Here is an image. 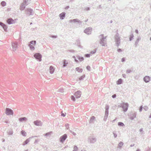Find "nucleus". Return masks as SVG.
Here are the masks:
<instances>
[{
	"label": "nucleus",
	"instance_id": "a211bd4d",
	"mask_svg": "<svg viewBox=\"0 0 151 151\" xmlns=\"http://www.w3.org/2000/svg\"><path fill=\"white\" fill-rule=\"evenodd\" d=\"M95 117L93 116L90 118V120L89 121V123H93L94 121H95Z\"/></svg>",
	"mask_w": 151,
	"mask_h": 151
},
{
	"label": "nucleus",
	"instance_id": "3c124183",
	"mask_svg": "<svg viewBox=\"0 0 151 151\" xmlns=\"http://www.w3.org/2000/svg\"><path fill=\"white\" fill-rule=\"evenodd\" d=\"M90 67L89 65H88L86 67V69H87L88 70V71H90Z\"/></svg>",
	"mask_w": 151,
	"mask_h": 151
},
{
	"label": "nucleus",
	"instance_id": "864d4df0",
	"mask_svg": "<svg viewBox=\"0 0 151 151\" xmlns=\"http://www.w3.org/2000/svg\"><path fill=\"white\" fill-rule=\"evenodd\" d=\"M90 10V8L89 7H86L85 8L84 10L89 11Z\"/></svg>",
	"mask_w": 151,
	"mask_h": 151
},
{
	"label": "nucleus",
	"instance_id": "9b49d317",
	"mask_svg": "<svg viewBox=\"0 0 151 151\" xmlns=\"http://www.w3.org/2000/svg\"><path fill=\"white\" fill-rule=\"evenodd\" d=\"M67 137V135L66 134H65L60 137V142L63 143L65 140L66 139Z\"/></svg>",
	"mask_w": 151,
	"mask_h": 151
},
{
	"label": "nucleus",
	"instance_id": "4468645a",
	"mask_svg": "<svg viewBox=\"0 0 151 151\" xmlns=\"http://www.w3.org/2000/svg\"><path fill=\"white\" fill-rule=\"evenodd\" d=\"M37 136H32L31 137H29V138L27 139L23 143V145H25L27 144L29 141L30 139L35 137H37Z\"/></svg>",
	"mask_w": 151,
	"mask_h": 151
},
{
	"label": "nucleus",
	"instance_id": "cd10ccee",
	"mask_svg": "<svg viewBox=\"0 0 151 151\" xmlns=\"http://www.w3.org/2000/svg\"><path fill=\"white\" fill-rule=\"evenodd\" d=\"M7 132L9 135H11L13 134V131L12 130H8Z\"/></svg>",
	"mask_w": 151,
	"mask_h": 151
},
{
	"label": "nucleus",
	"instance_id": "a18cd8bd",
	"mask_svg": "<svg viewBox=\"0 0 151 151\" xmlns=\"http://www.w3.org/2000/svg\"><path fill=\"white\" fill-rule=\"evenodd\" d=\"M90 56V55L89 54H86L85 55V57L86 58H89Z\"/></svg>",
	"mask_w": 151,
	"mask_h": 151
},
{
	"label": "nucleus",
	"instance_id": "c9c22d12",
	"mask_svg": "<svg viewBox=\"0 0 151 151\" xmlns=\"http://www.w3.org/2000/svg\"><path fill=\"white\" fill-rule=\"evenodd\" d=\"M134 36L133 34L130 35L129 38V41H131L133 39Z\"/></svg>",
	"mask_w": 151,
	"mask_h": 151
},
{
	"label": "nucleus",
	"instance_id": "423d86ee",
	"mask_svg": "<svg viewBox=\"0 0 151 151\" xmlns=\"http://www.w3.org/2000/svg\"><path fill=\"white\" fill-rule=\"evenodd\" d=\"M34 57L36 60L39 61H41L42 60V55L40 53H35L34 55Z\"/></svg>",
	"mask_w": 151,
	"mask_h": 151
},
{
	"label": "nucleus",
	"instance_id": "473e14b6",
	"mask_svg": "<svg viewBox=\"0 0 151 151\" xmlns=\"http://www.w3.org/2000/svg\"><path fill=\"white\" fill-rule=\"evenodd\" d=\"M21 134L23 136H26L27 133L24 131L22 130L21 132Z\"/></svg>",
	"mask_w": 151,
	"mask_h": 151
},
{
	"label": "nucleus",
	"instance_id": "c03bdc74",
	"mask_svg": "<svg viewBox=\"0 0 151 151\" xmlns=\"http://www.w3.org/2000/svg\"><path fill=\"white\" fill-rule=\"evenodd\" d=\"M73 58L74 59L75 61L77 63H78V61L76 59V57L75 56H73Z\"/></svg>",
	"mask_w": 151,
	"mask_h": 151
},
{
	"label": "nucleus",
	"instance_id": "dca6fc26",
	"mask_svg": "<svg viewBox=\"0 0 151 151\" xmlns=\"http://www.w3.org/2000/svg\"><path fill=\"white\" fill-rule=\"evenodd\" d=\"M34 124L37 126H41L42 125V123L41 121L36 120L34 122Z\"/></svg>",
	"mask_w": 151,
	"mask_h": 151
},
{
	"label": "nucleus",
	"instance_id": "39448f33",
	"mask_svg": "<svg viewBox=\"0 0 151 151\" xmlns=\"http://www.w3.org/2000/svg\"><path fill=\"white\" fill-rule=\"evenodd\" d=\"M5 113L8 115H13V111L10 108H6L5 109Z\"/></svg>",
	"mask_w": 151,
	"mask_h": 151
},
{
	"label": "nucleus",
	"instance_id": "9d476101",
	"mask_svg": "<svg viewBox=\"0 0 151 151\" xmlns=\"http://www.w3.org/2000/svg\"><path fill=\"white\" fill-rule=\"evenodd\" d=\"M92 29L91 27L86 28L84 31V32L86 34L88 35L90 34L91 33Z\"/></svg>",
	"mask_w": 151,
	"mask_h": 151
},
{
	"label": "nucleus",
	"instance_id": "f8f14e48",
	"mask_svg": "<svg viewBox=\"0 0 151 151\" xmlns=\"http://www.w3.org/2000/svg\"><path fill=\"white\" fill-rule=\"evenodd\" d=\"M12 46L13 48V50L15 51L18 47V44L17 42H14L12 43Z\"/></svg>",
	"mask_w": 151,
	"mask_h": 151
},
{
	"label": "nucleus",
	"instance_id": "052dcab7",
	"mask_svg": "<svg viewBox=\"0 0 151 151\" xmlns=\"http://www.w3.org/2000/svg\"><path fill=\"white\" fill-rule=\"evenodd\" d=\"M117 51L119 52H121L122 51V50H121V49L120 48H119V49H117Z\"/></svg>",
	"mask_w": 151,
	"mask_h": 151
},
{
	"label": "nucleus",
	"instance_id": "de8ad7c7",
	"mask_svg": "<svg viewBox=\"0 0 151 151\" xmlns=\"http://www.w3.org/2000/svg\"><path fill=\"white\" fill-rule=\"evenodd\" d=\"M66 114V113H63V112H62H62H61V116H63V117H64V116H65Z\"/></svg>",
	"mask_w": 151,
	"mask_h": 151
},
{
	"label": "nucleus",
	"instance_id": "f03ea898",
	"mask_svg": "<svg viewBox=\"0 0 151 151\" xmlns=\"http://www.w3.org/2000/svg\"><path fill=\"white\" fill-rule=\"evenodd\" d=\"M81 91L79 90L77 92H76L74 95L75 97L73 96H71V98L72 100L74 101H75V98L76 99H78L81 96Z\"/></svg>",
	"mask_w": 151,
	"mask_h": 151
},
{
	"label": "nucleus",
	"instance_id": "f704fd0d",
	"mask_svg": "<svg viewBox=\"0 0 151 151\" xmlns=\"http://www.w3.org/2000/svg\"><path fill=\"white\" fill-rule=\"evenodd\" d=\"M123 143L122 142H120L119 143V145H118V146L120 148H121L122 146L123 145Z\"/></svg>",
	"mask_w": 151,
	"mask_h": 151
},
{
	"label": "nucleus",
	"instance_id": "f3484780",
	"mask_svg": "<svg viewBox=\"0 0 151 151\" xmlns=\"http://www.w3.org/2000/svg\"><path fill=\"white\" fill-rule=\"evenodd\" d=\"M0 25L2 27L5 31H6L7 29V27L6 24L3 23L2 22H0Z\"/></svg>",
	"mask_w": 151,
	"mask_h": 151
},
{
	"label": "nucleus",
	"instance_id": "1a4fd4ad",
	"mask_svg": "<svg viewBox=\"0 0 151 151\" xmlns=\"http://www.w3.org/2000/svg\"><path fill=\"white\" fill-rule=\"evenodd\" d=\"M88 141L91 143H94L96 141V139L95 137L91 136L89 138Z\"/></svg>",
	"mask_w": 151,
	"mask_h": 151
},
{
	"label": "nucleus",
	"instance_id": "4be33fe9",
	"mask_svg": "<svg viewBox=\"0 0 151 151\" xmlns=\"http://www.w3.org/2000/svg\"><path fill=\"white\" fill-rule=\"evenodd\" d=\"M13 22L14 20L12 18L8 19L7 20V23L9 24H13Z\"/></svg>",
	"mask_w": 151,
	"mask_h": 151
},
{
	"label": "nucleus",
	"instance_id": "49530a36",
	"mask_svg": "<svg viewBox=\"0 0 151 151\" xmlns=\"http://www.w3.org/2000/svg\"><path fill=\"white\" fill-rule=\"evenodd\" d=\"M74 150L76 151H77L78 150V147L76 146H75L74 147Z\"/></svg>",
	"mask_w": 151,
	"mask_h": 151
},
{
	"label": "nucleus",
	"instance_id": "aec40b11",
	"mask_svg": "<svg viewBox=\"0 0 151 151\" xmlns=\"http://www.w3.org/2000/svg\"><path fill=\"white\" fill-rule=\"evenodd\" d=\"M105 114L109 115V106L108 105H106L105 107Z\"/></svg>",
	"mask_w": 151,
	"mask_h": 151
},
{
	"label": "nucleus",
	"instance_id": "774afa93",
	"mask_svg": "<svg viewBox=\"0 0 151 151\" xmlns=\"http://www.w3.org/2000/svg\"><path fill=\"white\" fill-rule=\"evenodd\" d=\"M72 134H73L74 135V136L76 135V134L75 133V132H72Z\"/></svg>",
	"mask_w": 151,
	"mask_h": 151
},
{
	"label": "nucleus",
	"instance_id": "6e6552de",
	"mask_svg": "<svg viewBox=\"0 0 151 151\" xmlns=\"http://www.w3.org/2000/svg\"><path fill=\"white\" fill-rule=\"evenodd\" d=\"M129 105L127 103H124L122 105V108L123 109V111L126 112L128 110Z\"/></svg>",
	"mask_w": 151,
	"mask_h": 151
},
{
	"label": "nucleus",
	"instance_id": "6e6d98bb",
	"mask_svg": "<svg viewBox=\"0 0 151 151\" xmlns=\"http://www.w3.org/2000/svg\"><path fill=\"white\" fill-rule=\"evenodd\" d=\"M143 107L142 106H141L140 107L139 109V111L140 112H141L142 110Z\"/></svg>",
	"mask_w": 151,
	"mask_h": 151
},
{
	"label": "nucleus",
	"instance_id": "37998d69",
	"mask_svg": "<svg viewBox=\"0 0 151 151\" xmlns=\"http://www.w3.org/2000/svg\"><path fill=\"white\" fill-rule=\"evenodd\" d=\"M132 72V70L130 69H128L126 71V73H131Z\"/></svg>",
	"mask_w": 151,
	"mask_h": 151
},
{
	"label": "nucleus",
	"instance_id": "5fc2aeb1",
	"mask_svg": "<svg viewBox=\"0 0 151 151\" xmlns=\"http://www.w3.org/2000/svg\"><path fill=\"white\" fill-rule=\"evenodd\" d=\"M51 37L53 38H56L57 37V36L52 35H51Z\"/></svg>",
	"mask_w": 151,
	"mask_h": 151
},
{
	"label": "nucleus",
	"instance_id": "13d9d810",
	"mask_svg": "<svg viewBox=\"0 0 151 151\" xmlns=\"http://www.w3.org/2000/svg\"><path fill=\"white\" fill-rule=\"evenodd\" d=\"M39 141V140L38 139H36L35 141L34 142V143L35 144L36 143H37Z\"/></svg>",
	"mask_w": 151,
	"mask_h": 151
},
{
	"label": "nucleus",
	"instance_id": "a19ab883",
	"mask_svg": "<svg viewBox=\"0 0 151 151\" xmlns=\"http://www.w3.org/2000/svg\"><path fill=\"white\" fill-rule=\"evenodd\" d=\"M96 51V49L94 50H93L91 51L90 52V54H95Z\"/></svg>",
	"mask_w": 151,
	"mask_h": 151
},
{
	"label": "nucleus",
	"instance_id": "5701e85b",
	"mask_svg": "<svg viewBox=\"0 0 151 151\" xmlns=\"http://www.w3.org/2000/svg\"><path fill=\"white\" fill-rule=\"evenodd\" d=\"M49 70L50 73L52 74L53 73L55 69L52 66H51L50 67Z\"/></svg>",
	"mask_w": 151,
	"mask_h": 151
},
{
	"label": "nucleus",
	"instance_id": "6ab92c4d",
	"mask_svg": "<svg viewBox=\"0 0 151 151\" xmlns=\"http://www.w3.org/2000/svg\"><path fill=\"white\" fill-rule=\"evenodd\" d=\"M141 39V38L140 37H137L134 44L135 47H137V46L139 41Z\"/></svg>",
	"mask_w": 151,
	"mask_h": 151
},
{
	"label": "nucleus",
	"instance_id": "b1692460",
	"mask_svg": "<svg viewBox=\"0 0 151 151\" xmlns=\"http://www.w3.org/2000/svg\"><path fill=\"white\" fill-rule=\"evenodd\" d=\"M27 120V118L25 117H21L19 119V120L21 122L26 121Z\"/></svg>",
	"mask_w": 151,
	"mask_h": 151
},
{
	"label": "nucleus",
	"instance_id": "412c9836",
	"mask_svg": "<svg viewBox=\"0 0 151 151\" xmlns=\"http://www.w3.org/2000/svg\"><path fill=\"white\" fill-rule=\"evenodd\" d=\"M65 12H62L59 14V16L60 17V19H63L65 17Z\"/></svg>",
	"mask_w": 151,
	"mask_h": 151
},
{
	"label": "nucleus",
	"instance_id": "4c0bfd02",
	"mask_svg": "<svg viewBox=\"0 0 151 151\" xmlns=\"http://www.w3.org/2000/svg\"><path fill=\"white\" fill-rule=\"evenodd\" d=\"M108 115L105 114V115L104 116V120L105 121H106L108 117Z\"/></svg>",
	"mask_w": 151,
	"mask_h": 151
},
{
	"label": "nucleus",
	"instance_id": "680f3d73",
	"mask_svg": "<svg viewBox=\"0 0 151 151\" xmlns=\"http://www.w3.org/2000/svg\"><path fill=\"white\" fill-rule=\"evenodd\" d=\"M116 94H114L112 96V97L113 98H116Z\"/></svg>",
	"mask_w": 151,
	"mask_h": 151
},
{
	"label": "nucleus",
	"instance_id": "72a5a7b5",
	"mask_svg": "<svg viewBox=\"0 0 151 151\" xmlns=\"http://www.w3.org/2000/svg\"><path fill=\"white\" fill-rule=\"evenodd\" d=\"M58 92L63 93L64 92V89L62 88H60L58 90Z\"/></svg>",
	"mask_w": 151,
	"mask_h": 151
},
{
	"label": "nucleus",
	"instance_id": "69168bd1",
	"mask_svg": "<svg viewBox=\"0 0 151 151\" xmlns=\"http://www.w3.org/2000/svg\"><path fill=\"white\" fill-rule=\"evenodd\" d=\"M69 8V6H66L65 7V9H68Z\"/></svg>",
	"mask_w": 151,
	"mask_h": 151
},
{
	"label": "nucleus",
	"instance_id": "e433bc0d",
	"mask_svg": "<svg viewBox=\"0 0 151 151\" xmlns=\"http://www.w3.org/2000/svg\"><path fill=\"white\" fill-rule=\"evenodd\" d=\"M85 77V75H83L82 76H81L79 78V80L80 81H82L83 79Z\"/></svg>",
	"mask_w": 151,
	"mask_h": 151
},
{
	"label": "nucleus",
	"instance_id": "8fccbe9b",
	"mask_svg": "<svg viewBox=\"0 0 151 151\" xmlns=\"http://www.w3.org/2000/svg\"><path fill=\"white\" fill-rule=\"evenodd\" d=\"M143 109L145 110V111H147L148 110V108L147 106H144L143 107Z\"/></svg>",
	"mask_w": 151,
	"mask_h": 151
},
{
	"label": "nucleus",
	"instance_id": "09e8293b",
	"mask_svg": "<svg viewBox=\"0 0 151 151\" xmlns=\"http://www.w3.org/2000/svg\"><path fill=\"white\" fill-rule=\"evenodd\" d=\"M115 131H114L113 132L114 137L115 138H116L117 137V134L115 133Z\"/></svg>",
	"mask_w": 151,
	"mask_h": 151
},
{
	"label": "nucleus",
	"instance_id": "393cba45",
	"mask_svg": "<svg viewBox=\"0 0 151 151\" xmlns=\"http://www.w3.org/2000/svg\"><path fill=\"white\" fill-rule=\"evenodd\" d=\"M63 67L64 68L65 67H66L67 66V64H68V63L66 62V60H63Z\"/></svg>",
	"mask_w": 151,
	"mask_h": 151
},
{
	"label": "nucleus",
	"instance_id": "79ce46f5",
	"mask_svg": "<svg viewBox=\"0 0 151 151\" xmlns=\"http://www.w3.org/2000/svg\"><path fill=\"white\" fill-rule=\"evenodd\" d=\"M51 132H47L45 134V136H49L51 135Z\"/></svg>",
	"mask_w": 151,
	"mask_h": 151
},
{
	"label": "nucleus",
	"instance_id": "2f4dec72",
	"mask_svg": "<svg viewBox=\"0 0 151 151\" xmlns=\"http://www.w3.org/2000/svg\"><path fill=\"white\" fill-rule=\"evenodd\" d=\"M76 70L77 71H78V72L80 73H81L83 71L82 69H80L78 67L76 68Z\"/></svg>",
	"mask_w": 151,
	"mask_h": 151
},
{
	"label": "nucleus",
	"instance_id": "0eeeda50",
	"mask_svg": "<svg viewBox=\"0 0 151 151\" xmlns=\"http://www.w3.org/2000/svg\"><path fill=\"white\" fill-rule=\"evenodd\" d=\"M25 11L26 13L29 15H32L34 14V12L31 9H27L25 10Z\"/></svg>",
	"mask_w": 151,
	"mask_h": 151
},
{
	"label": "nucleus",
	"instance_id": "20e7f679",
	"mask_svg": "<svg viewBox=\"0 0 151 151\" xmlns=\"http://www.w3.org/2000/svg\"><path fill=\"white\" fill-rule=\"evenodd\" d=\"M29 2H28V1H24L21 4L20 7V10L21 11H22L24 10L26 6L29 4Z\"/></svg>",
	"mask_w": 151,
	"mask_h": 151
},
{
	"label": "nucleus",
	"instance_id": "603ef678",
	"mask_svg": "<svg viewBox=\"0 0 151 151\" xmlns=\"http://www.w3.org/2000/svg\"><path fill=\"white\" fill-rule=\"evenodd\" d=\"M66 127L68 129L69 128V124H66L65 125Z\"/></svg>",
	"mask_w": 151,
	"mask_h": 151
},
{
	"label": "nucleus",
	"instance_id": "c85d7f7f",
	"mask_svg": "<svg viewBox=\"0 0 151 151\" xmlns=\"http://www.w3.org/2000/svg\"><path fill=\"white\" fill-rule=\"evenodd\" d=\"M118 125L120 127H123L124 126V124L122 122H119L118 123Z\"/></svg>",
	"mask_w": 151,
	"mask_h": 151
},
{
	"label": "nucleus",
	"instance_id": "7c9ffc66",
	"mask_svg": "<svg viewBox=\"0 0 151 151\" xmlns=\"http://www.w3.org/2000/svg\"><path fill=\"white\" fill-rule=\"evenodd\" d=\"M29 46L31 50H34L35 47L32 45L29 44Z\"/></svg>",
	"mask_w": 151,
	"mask_h": 151
},
{
	"label": "nucleus",
	"instance_id": "bb28decb",
	"mask_svg": "<svg viewBox=\"0 0 151 151\" xmlns=\"http://www.w3.org/2000/svg\"><path fill=\"white\" fill-rule=\"evenodd\" d=\"M77 58L80 61H82L84 60V58L83 57L80 56L79 55L77 56Z\"/></svg>",
	"mask_w": 151,
	"mask_h": 151
},
{
	"label": "nucleus",
	"instance_id": "bf43d9fd",
	"mask_svg": "<svg viewBox=\"0 0 151 151\" xmlns=\"http://www.w3.org/2000/svg\"><path fill=\"white\" fill-rule=\"evenodd\" d=\"M121 61L122 62H124L125 61V58H122V59Z\"/></svg>",
	"mask_w": 151,
	"mask_h": 151
},
{
	"label": "nucleus",
	"instance_id": "ddd939ff",
	"mask_svg": "<svg viewBox=\"0 0 151 151\" xmlns=\"http://www.w3.org/2000/svg\"><path fill=\"white\" fill-rule=\"evenodd\" d=\"M136 114L135 113H132L130 115H129V118L132 120H133L136 117Z\"/></svg>",
	"mask_w": 151,
	"mask_h": 151
},
{
	"label": "nucleus",
	"instance_id": "f257e3e1",
	"mask_svg": "<svg viewBox=\"0 0 151 151\" xmlns=\"http://www.w3.org/2000/svg\"><path fill=\"white\" fill-rule=\"evenodd\" d=\"M100 43L102 46H105L106 45V36H104L103 34H101L100 35Z\"/></svg>",
	"mask_w": 151,
	"mask_h": 151
},
{
	"label": "nucleus",
	"instance_id": "2eb2a0df",
	"mask_svg": "<svg viewBox=\"0 0 151 151\" xmlns=\"http://www.w3.org/2000/svg\"><path fill=\"white\" fill-rule=\"evenodd\" d=\"M143 80L145 83H148L150 80V77L149 76H145L144 77Z\"/></svg>",
	"mask_w": 151,
	"mask_h": 151
},
{
	"label": "nucleus",
	"instance_id": "7ed1b4c3",
	"mask_svg": "<svg viewBox=\"0 0 151 151\" xmlns=\"http://www.w3.org/2000/svg\"><path fill=\"white\" fill-rule=\"evenodd\" d=\"M114 38L116 45L118 47L120 43V37L118 33L115 35Z\"/></svg>",
	"mask_w": 151,
	"mask_h": 151
},
{
	"label": "nucleus",
	"instance_id": "e2e57ef3",
	"mask_svg": "<svg viewBox=\"0 0 151 151\" xmlns=\"http://www.w3.org/2000/svg\"><path fill=\"white\" fill-rule=\"evenodd\" d=\"M122 76L124 78H126V76L125 74H123Z\"/></svg>",
	"mask_w": 151,
	"mask_h": 151
},
{
	"label": "nucleus",
	"instance_id": "ea45409f",
	"mask_svg": "<svg viewBox=\"0 0 151 151\" xmlns=\"http://www.w3.org/2000/svg\"><path fill=\"white\" fill-rule=\"evenodd\" d=\"M31 45H35L36 43V41H32L30 42Z\"/></svg>",
	"mask_w": 151,
	"mask_h": 151
},
{
	"label": "nucleus",
	"instance_id": "338daca9",
	"mask_svg": "<svg viewBox=\"0 0 151 151\" xmlns=\"http://www.w3.org/2000/svg\"><path fill=\"white\" fill-rule=\"evenodd\" d=\"M98 9H100L101 8V5H100L99 6L97 7Z\"/></svg>",
	"mask_w": 151,
	"mask_h": 151
},
{
	"label": "nucleus",
	"instance_id": "4d7b16f0",
	"mask_svg": "<svg viewBox=\"0 0 151 151\" xmlns=\"http://www.w3.org/2000/svg\"><path fill=\"white\" fill-rule=\"evenodd\" d=\"M82 22L81 21H80L78 19V20L77 21V22L79 24H81L82 23Z\"/></svg>",
	"mask_w": 151,
	"mask_h": 151
},
{
	"label": "nucleus",
	"instance_id": "a878e982",
	"mask_svg": "<svg viewBox=\"0 0 151 151\" xmlns=\"http://www.w3.org/2000/svg\"><path fill=\"white\" fill-rule=\"evenodd\" d=\"M78 20V19H73L70 20L69 21V22L70 23L73 22L74 23H75L76 22H77Z\"/></svg>",
	"mask_w": 151,
	"mask_h": 151
},
{
	"label": "nucleus",
	"instance_id": "0e129e2a",
	"mask_svg": "<svg viewBox=\"0 0 151 151\" xmlns=\"http://www.w3.org/2000/svg\"><path fill=\"white\" fill-rule=\"evenodd\" d=\"M135 32L137 33V34H138L139 33V32H138V31L137 29H136L135 30Z\"/></svg>",
	"mask_w": 151,
	"mask_h": 151
},
{
	"label": "nucleus",
	"instance_id": "c756f323",
	"mask_svg": "<svg viewBox=\"0 0 151 151\" xmlns=\"http://www.w3.org/2000/svg\"><path fill=\"white\" fill-rule=\"evenodd\" d=\"M122 80L121 79H119L117 81V84H120L122 83Z\"/></svg>",
	"mask_w": 151,
	"mask_h": 151
},
{
	"label": "nucleus",
	"instance_id": "58836bf2",
	"mask_svg": "<svg viewBox=\"0 0 151 151\" xmlns=\"http://www.w3.org/2000/svg\"><path fill=\"white\" fill-rule=\"evenodd\" d=\"M6 2L4 1H3L1 2V5L3 6H5L6 5Z\"/></svg>",
	"mask_w": 151,
	"mask_h": 151
}]
</instances>
